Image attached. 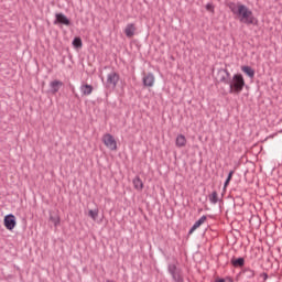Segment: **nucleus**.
Returning <instances> with one entry per match:
<instances>
[{
  "label": "nucleus",
  "mask_w": 282,
  "mask_h": 282,
  "mask_svg": "<svg viewBox=\"0 0 282 282\" xmlns=\"http://www.w3.org/2000/svg\"><path fill=\"white\" fill-rule=\"evenodd\" d=\"M229 10L235 14L240 23H245V25H254L257 19L246 4L229 2L228 3Z\"/></svg>",
  "instance_id": "f257e3e1"
},
{
  "label": "nucleus",
  "mask_w": 282,
  "mask_h": 282,
  "mask_svg": "<svg viewBox=\"0 0 282 282\" xmlns=\"http://www.w3.org/2000/svg\"><path fill=\"white\" fill-rule=\"evenodd\" d=\"M227 85H229V94H240L246 87V79H243V75L235 74L232 78H229Z\"/></svg>",
  "instance_id": "f03ea898"
},
{
  "label": "nucleus",
  "mask_w": 282,
  "mask_h": 282,
  "mask_svg": "<svg viewBox=\"0 0 282 282\" xmlns=\"http://www.w3.org/2000/svg\"><path fill=\"white\" fill-rule=\"evenodd\" d=\"M120 82V74L111 72L107 75L106 87L107 89H116L118 83Z\"/></svg>",
  "instance_id": "7ed1b4c3"
},
{
  "label": "nucleus",
  "mask_w": 282,
  "mask_h": 282,
  "mask_svg": "<svg viewBox=\"0 0 282 282\" xmlns=\"http://www.w3.org/2000/svg\"><path fill=\"white\" fill-rule=\"evenodd\" d=\"M167 272L171 274L174 282H184V276L182 275V269L177 268V265L169 264Z\"/></svg>",
  "instance_id": "20e7f679"
},
{
  "label": "nucleus",
  "mask_w": 282,
  "mask_h": 282,
  "mask_svg": "<svg viewBox=\"0 0 282 282\" xmlns=\"http://www.w3.org/2000/svg\"><path fill=\"white\" fill-rule=\"evenodd\" d=\"M217 83H224V85H228L230 80V72L226 68H219L216 74Z\"/></svg>",
  "instance_id": "39448f33"
},
{
  "label": "nucleus",
  "mask_w": 282,
  "mask_h": 282,
  "mask_svg": "<svg viewBox=\"0 0 282 282\" xmlns=\"http://www.w3.org/2000/svg\"><path fill=\"white\" fill-rule=\"evenodd\" d=\"M102 142L107 149H110V151H117L118 149V142H116V139L113 135L107 133L102 137Z\"/></svg>",
  "instance_id": "423d86ee"
},
{
  "label": "nucleus",
  "mask_w": 282,
  "mask_h": 282,
  "mask_svg": "<svg viewBox=\"0 0 282 282\" xmlns=\"http://www.w3.org/2000/svg\"><path fill=\"white\" fill-rule=\"evenodd\" d=\"M54 25H66L69 28L72 25V21L67 19V15L64 13H55V20H54Z\"/></svg>",
  "instance_id": "0eeeda50"
},
{
  "label": "nucleus",
  "mask_w": 282,
  "mask_h": 282,
  "mask_svg": "<svg viewBox=\"0 0 282 282\" xmlns=\"http://www.w3.org/2000/svg\"><path fill=\"white\" fill-rule=\"evenodd\" d=\"M17 226V217L14 215L9 214L4 217V227L7 230H14Z\"/></svg>",
  "instance_id": "6e6552de"
},
{
  "label": "nucleus",
  "mask_w": 282,
  "mask_h": 282,
  "mask_svg": "<svg viewBox=\"0 0 282 282\" xmlns=\"http://www.w3.org/2000/svg\"><path fill=\"white\" fill-rule=\"evenodd\" d=\"M142 83L144 87H153V85H155V76L153 75V73H148L147 75H144Z\"/></svg>",
  "instance_id": "1a4fd4ad"
},
{
  "label": "nucleus",
  "mask_w": 282,
  "mask_h": 282,
  "mask_svg": "<svg viewBox=\"0 0 282 282\" xmlns=\"http://www.w3.org/2000/svg\"><path fill=\"white\" fill-rule=\"evenodd\" d=\"M137 30H138V28H135V24H133V23L127 24L126 29H124V34H126L127 39H133V36H135Z\"/></svg>",
  "instance_id": "9d476101"
},
{
  "label": "nucleus",
  "mask_w": 282,
  "mask_h": 282,
  "mask_svg": "<svg viewBox=\"0 0 282 282\" xmlns=\"http://www.w3.org/2000/svg\"><path fill=\"white\" fill-rule=\"evenodd\" d=\"M50 87H51V94H58V91L61 90V87H63V82L55 79L50 83Z\"/></svg>",
  "instance_id": "9b49d317"
},
{
  "label": "nucleus",
  "mask_w": 282,
  "mask_h": 282,
  "mask_svg": "<svg viewBox=\"0 0 282 282\" xmlns=\"http://www.w3.org/2000/svg\"><path fill=\"white\" fill-rule=\"evenodd\" d=\"M230 263L234 268H243L246 265V259L232 257Z\"/></svg>",
  "instance_id": "f8f14e48"
},
{
  "label": "nucleus",
  "mask_w": 282,
  "mask_h": 282,
  "mask_svg": "<svg viewBox=\"0 0 282 282\" xmlns=\"http://www.w3.org/2000/svg\"><path fill=\"white\" fill-rule=\"evenodd\" d=\"M207 217L206 216H202L189 229L188 235H193L197 228H199V226H202V224H204L206 221Z\"/></svg>",
  "instance_id": "ddd939ff"
},
{
  "label": "nucleus",
  "mask_w": 282,
  "mask_h": 282,
  "mask_svg": "<svg viewBox=\"0 0 282 282\" xmlns=\"http://www.w3.org/2000/svg\"><path fill=\"white\" fill-rule=\"evenodd\" d=\"M80 91L84 96H91V93L94 91V86L89 84L82 85Z\"/></svg>",
  "instance_id": "4468645a"
},
{
  "label": "nucleus",
  "mask_w": 282,
  "mask_h": 282,
  "mask_svg": "<svg viewBox=\"0 0 282 282\" xmlns=\"http://www.w3.org/2000/svg\"><path fill=\"white\" fill-rule=\"evenodd\" d=\"M132 184L137 191H142L144 188V183H142L140 176L134 177Z\"/></svg>",
  "instance_id": "2eb2a0df"
},
{
  "label": "nucleus",
  "mask_w": 282,
  "mask_h": 282,
  "mask_svg": "<svg viewBox=\"0 0 282 282\" xmlns=\"http://www.w3.org/2000/svg\"><path fill=\"white\" fill-rule=\"evenodd\" d=\"M176 147H178V149L186 147V137L184 134H178L176 137Z\"/></svg>",
  "instance_id": "dca6fc26"
},
{
  "label": "nucleus",
  "mask_w": 282,
  "mask_h": 282,
  "mask_svg": "<svg viewBox=\"0 0 282 282\" xmlns=\"http://www.w3.org/2000/svg\"><path fill=\"white\" fill-rule=\"evenodd\" d=\"M241 72H243V74H246L249 78H254V70L252 67L250 66H242L241 67Z\"/></svg>",
  "instance_id": "f3484780"
},
{
  "label": "nucleus",
  "mask_w": 282,
  "mask_h": 282,
  "mask_svg": "<svg viewBox=\"0 0 282 282\" xmlns=\"http://www.w3.org/2000/svg\"><path fill=\"white\" fill-rule=\"evenodd\" d=\"M98 208L95 209H89L88 210V217H90V219H93V221H96V219H98Z\"/></svg>",
  "instance_id": "a211bd4d"
},
{
  "label": "nucleus",
  "mask_w": 282,
  "mask_h": 282,
  "mask_svg": "<svg viewBox=\"0 0 282 282\" xmlns=\"http://www.w3.org/2000/svg\"><path fill=\"white\" fill-rule=\"evenodd\" d=\"M209 202L210 204H217V202H219L218 194L216 191H214L212 195H209Z\"/></svg>",
  "instance_id": "6ab92c4d"
},
{
  "label": "nucleus",
  "mask_w": 282,
  "mask_h": 282,
  "mask_svg": "<svg viewBox=\"0 0 282 282\" xmlns=\"http://www.w3.org/2000/svg\"><path fill=\"white\" fill-rule=\"evenodd\" d=\"M73 45L74 47H76L77 50L83 47V40L80 37H75L73 40Z\"/></svg>",
  "instance_id": "aec40b11"
},
{
  "label": "nucleus",
  "mask_w": 282,
  "mask_h": 282,
  "mask_svg": "<svg viewBox=\"0 0 282 282\" xmlns=\"http://www.w3.org/2000/svg\"><path fill=\"white\" fill-rule=\"evenodd\" d=\"M50 221L54 224L55 228L61 224V217L58 216H50Z\"/></svg>",
  "instance_id": "412c9836"
},
{
  "label": "nucleus",
  "mask_w": 282,
  "mask_h": 282,
  "mask_svg": "<svg viewBox=\"0 0 282 282\" xmlns=\"http://www.w3.org/2000/svg\"><path fill=\"white\" fill-rule=\"evenodd\" d=\"M232 175H235L234 170H231V171L229 172V174H228V176H227V178H226V181H225V184H224L225 188H226V186H228V184H230V180H232Z\"/></svg>",
  "instance_id": "4be33fe9"
},
{
  "label": "nucleus",
  "mask_w": 282,
  "mask_h": 282,
  "mask_svg": "<svg viewBox=\"0 0 282 282\" xmlns=\"http://www.w3.org/2000/svg\"><path fill=\"white\" fill-rule=\"evenodd\" d=\"M205 8L208 12H215V7L213 6V3H207Z\"/></svg>",
  "instance_id": "5701e85b"
},
{
  "label": "nucleus",
  "mask_w": 282,
  "mask_h": 282,
  "mask_svg": "<svg viewBox=\"0 0 282 282\" xmlns=\"http://www.w3.org/2000/svg\"><path fill=\"white\" fill-rule=\"evenodd\" d=\"M260 276L263 279V281H268V273H261Z\"/></svg>",
  "instance_id": "b1692460"
},
{
  "label": "nucleus",
  "mask_w": 282,
  "mask_h": 282,
  "mask_svg": "<svg viewBox=\"0 0 282 282\" xmlns=\"http://www.w3.org/2000/svg\"><path fill=\"white\" fill-rule=\"evenodd\" d=\"M216 282H226V280L225 279H218V280H216Z\"/></svg>",
  "instance_id": "393cba45"
},
{
  "label": "nucleus",
  "mask_w": 282,
  "mask_h": 282,
  "mask_svg": "<svg viewBox=\"0 0 282 282\" xmlns=\"http://www.w3.org/2000/svg\"><path fill=\"white\" fill-rule=\"evenodd\" d=\"M251 276H254V272L252 270H250Z\"/></svg>",
  "instance_id": "a878e982"
},
{
  "label": "nucleus",
  "mask_w": 282,
  "mask_h": 282,
  "mask_svg": "<svg viewBox=\"0 0 282 282\" xmlns=\"http://www.w3.org/2000/svg\"><path fill=\"white\" fill-rule=\"evenodd\" d=\"M228 282H232V281L229 279Z\"/></svg>",
  "instance_id": "bb28decb"
}]
</instances>
